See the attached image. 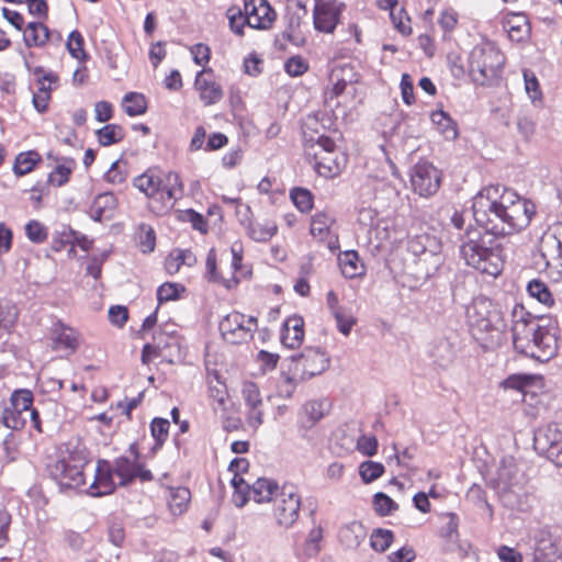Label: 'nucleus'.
<instances>
[{
	"label": "nucleus",
	"mask_w": 562,
	"mask_h": 562,
	"mask_svg": "<svg viewBox=\"0 0 562 562\" xmlns=\"http://www.w3.org/2000/svg\"><path fill=\"white\" fill-rule=\"evenodd\" d=\"M477 228H469L461 238L460 255L465 263L481 273L496 277L503 259L497 236L526 228L536 214L535 204L509 189L499 193L498 186L481 190L473 200Z\"/></svg>",
	"instance_id": "nucleus-1"
},
{
	"label": "nucleus",
	"mask_w": 562,
	"mask_h": 562,
	"mask_svg": "<svg viewBox=\"0 0 562 562\" xmlns=\"http://www.w3.org/2000/svg\"><path fill=\"white\" fill-rule=\"evenodd\" d=\"M512 336L517 352L540 362L549 361L558 352L555 331L541 325L521 305H515L512 312Z\"/></svg>",
	"instance_id": "nucleus-2"
},
{
	"label": "nucleus",
	"mask_w": 562,
	"mask_h": 562,
	"mask_svg": "<svg viewBox=\"0 0 562 562\" xmlns=\"http://www.w3.org/2000/svg\"><path fill=\"white\" fill-rule=\"evenodd\" d=\"M130 454L121 456L112 463L100 459L97 462L94 480L90 488H104V492H115L119 487H125L136 477L140 476V448L137 441L130 445Z\"/></svg>",
	"instance_id": "nucleus-3"
},
{
	"label": "nucleus",
	"mask_w": 562,
	"mask_h": 562,
	"mask_svg": "<svg viewBox=\"0 0 562 562\" xmlns=\"http://www.w3.org/2000/svg\"><path fill=\"white\" fill-rule=\"evenodd\" d=\"M89 450L78 438L64 443L61 457L49 468L61 490H78L85 485L83 467L89 463Z\"/></svg>",
	"instance_id": "nucleus-4"
},
{
	"label": "nucleus",
	"mask_w": 562,
	"mask_h": 562,
	"mask_svg": "<svg viewBox=\"0 0 562 562\" xmlns=\"http://www.w3.org/2000/svg\"><path fill=\"white\" fill-rule=\"evenodd\" d=\"M182 182L178 173H168L164 177L154 170L143 173V193L147 198L148 210L156 214L167 213L173 201L182 196Z\"/></svg>",
	"instance_id": "nucleus-5"
},
{
	"label": "nucleus",
	"mask_w": 562,
	"mask_h": 562,
	"mask_svg": "<svg viewBox=\"0 0 562 562\" xmlns=\"http://www.w3.org/2000/svg\"><path fill=\"white\" fill-rule=\"evenodd\" d=\"M505 65V56L492 42L475 45L469 54L468 66L472 80L481 86L494 85Z\"/></svg>",
	"instance_id": "nucleus-6"
},
{
	"label": "nucleus",
	"mask_w": 562,
	"mask_h": 562,
	"mask_svg": "<svg viewBox=\"0 0 562 562\" xmlns=\"http://www.w3.org/2000/svg\"><path fill=\"white\" fill-rule=\"evenodd\" d=\"M223 339L232 345L248 342L258 328V319L239 312L227 314L218 325Z\"/></svg>",
	"instance_id": "nucleus-7"
},
{
	"label": "nucleus",
	"mask_w": 562,
	"mask_h": 562,
	"mask_svg": "<svg viewBox=\"0 0 562 562\" xmlns=\"http://www.w3.org/2000/svg\"><path fill=\"white\" fill-rule=\"evenodd\" d=\"M525 475L518 468L516 459L513 456H503L496 467L495 472L490 474L488 484L491 488L499 492H510L515 487H520Z\"/></svg>",
	"instance_id": "nucleus-8"
},
{
	"label": "nucleus",
	"mask_w": 562,
	"mask_h": 562,
	"mask_svg": "<svg viewBox=\"0 0 562 562\" xmlns=\"http://www.w3.org/2000/svg\"><path fill=\"white\" fill-rule=\"evenodd\" d=\"M255 502L258 504L262 503H274V515L278 519L279 525L289 528L291 527L299 517L300 499L297 494H255Z\"/></svg>",
	"instance_id": "nucleus-9"
},
{
	"label": "nucleus",
	"mask_w": 562,
	"mask_h": 562,
	"mask_svg": "<svg viewBox=\"0 0 562 562\" xmlns=\"http://www.w3.org/2000/svg\"><path fill=\"white\" fill-rule=\"evenodd\" d=\"M294 370L301 372V380L311 379L323 373L329 366V357L319 347H305L304 350L291 357Z\"/></svg>",
	"instance_id": "nucleus-10"
},
{
	"label": "nucleus",
	"mask_w": 562,
	"mask_h": 562,
	"mask_svg": "<svg viewBox=\"0 0 562 562\" xmlns=\"http://www.w3.org/2000/svg\"><path fill=\"white\" fill-rule=\"evenodd\" d=\"M411 184L420 196L432 195L440 187V172L430 162L419 161L411 173Z\"/></svg>",
	"instance_id": "nucleus-11"
},
{
	"label": "nucleus",
	"mask_w": 562,
	"mask_h": 562,
	"mask_svg": "<svg viewBox=\"0 0 562 562\" xmlns=\"http://www.w3.org/2000/svg\"><path fill=\"white\" fill-rule=\"evenodd\" d=\"M336 218L327 212H316L311 217L310 233L318 241L327 244V248L335 252L339 249L338 234L336 232Z\"/></svg>",
	"instance_id": "nucleus-12"
},
{
	"label": "nucleus",
	"mask_w": 562,
	"mask_h": 562,
	"mask_svg": "<svg viewBox=\"0 0 562 562\" xmlns=\"http://www.w3.org/2000/svg\"><path fill=\"white\" fill-rule=\"evenodd\" d=\"M443 263L442 250L429 251L424 256L415 257L405 263L407 273H409L417 282H425L434 277Z\"/></svg>",
	"instance_id": "nucleus-13"
},
{
	"label": "nucleus",
	"mask_w": 562,
	"mask_h": 562,
	"mask_svg": "<svg viewBox=\"0 0 562 562\" xmlns=\"http://www.w3.org/2000/svg\"><path fill=\"white\" fill-rule=\"evenodd\" d=\"M244 10L248 16V26L251 29L267 30L276 16L267 0H244Z\"/></svg>",
	"instance_id": "nucleus-14"
},
{
	"label": "nucleus",
	"mask_w": 562,
	"mask_h": 562,
	"mask_svg": "<svg viewBox=\"0 0 562 562\" xmlns=\"http://www.w3.org/2000/svg\"><path fill=\"white\" fill-rule=\"evenodd\" d=\"M344 7L342 3L319 0L314 8L315 29L324 33H333Z\"/></svg>",
	"instance_id": "nucleus-15"
},
{
	"label": "nucleus",
	"mask_w": 562,
	"mask_h": 562,
	"mask_svg": "<svg viewBox=\"0 0 562 562\" xmlns=\"http://www.w3.org/2000/svg\"><path fill=\"white\" fill-rule=\"evenodd\" d=\"M540 252L547 266L562 267V223L558 224L553 232L542 235Z\"/></svg>",
	"instance_id": "nucleus-16"
},
{
	"label": "nucleus",
	"mask_w": 562,
	"mask_h": 562,
	"mask_svg": "<svg viewBox=\"0 0 562 562\" xmlns=\"http://www.w3.org/2000/svg\"><path fill=\"white\" fill-rule=\"evenodd\" d=\"M491 302L486 300L474 301L473 304L468 307V318L470 326L479 331H490L494 328L495 319L497 317L496 312L490 310Z\"/></svg>",
	"instance_id": "nucleus-17"
},
{
	"label": "nucleus",
	"mask_w": 562,
	"mask_h": 562,
	"mask_svg": "<svg viewBox=\"0 0 562 562\" xmlns=\"http://www.w3.org/2000/svg\"><path fill=\"white\" fill-rule=\"evenodd\" d=\"M533 562H562V550L546 529L539 530L536 536Z\"/></svg>",
	"instance_id": "nucleus-18"
},
{
	"label": "nucleus",
	"mask_w": 562,
	"mask_h": 562,
	"mask_svg": "<svg viewBox=\"0 0 562 562\" xmlns=\"http://www.w3.org/2000/svg\"><path fill=\"white\" fill-rule=\"evenodd\" d=\"M194 87L206 106L220 102L223 98L222 87L214 80L211 69H203L196 75Z\"/></svg>",
	"instance_id": "nucleus-19"
},
{
	"label": "nucleus",
	"mask_w": 562,
	"mask_h": 562,
	"mask_svg": "<svg viewBox=\"0 0 562 562\" xmlns=\"http://www.w3.org/2000/svg\"><path fill=\"white\" fill-rule=\"evenodd\" d=\"M428 353L435 366L448 369L457 359L456 341L450 337H438L430 344Z\"/></svg>",
	"instance_id": "nucleus-20"
},
{
	"label": "nucleus",
	"mask_w": 562,
	"mask_h": 562,
	"mask_svg": "<svg viewBox=\"0 0 562 562\" xmlns=\"http://www.w3.org/2000/svg\"><path fill=\"white\" fill-rule=\"evenodd\" d=\"M47 158L57 162L56 167L48 173L45 181L49 187L60 188L67 184L70 176L77 167V162L72 157L54 156L53 153L47 154Z\"/></svg>",
	"instance_id": "nucleus-21"
},
{
	"label": "nucleus",
	"mask_w": 562,
	"mask_h": 562,
	"mask_svg": "<svg viewBox=\"0 0 562 562\" xmlns=\"http://www.w3.org/2000/svg\"><path fill=\"white\" fill-rule=\"evenodd\" d=\"M34 75L41 86L37 92L33 94L32 103L37 112L44 113L48 109L52 91V87L45 86V81H48L49 83L57 82L58 76L52 71L46 72L42 66H37L34 69Z\"/></svg>",
	"instance_id": "nucleus-22"
},
{
	"label": "nucleus",
	"mask_w": 562,
	"mask_h": 562,
	"mask_svg": "<svg viewBox=\"0 0 562 562\" xmlns=\"http://www.w3.org/2000/svg\"><path fill=\"white\" fill-rule=\"evenodd\" d=\"M533 441L535 448L549 458L551 449L562 442V425L553 423L539 429Z\"/></svg>",
	"instance_id": "nucleus-23"
},
{
	"label": "nucleus",
	"mask_w": 562,
	"mask_h": 562,
	"mask_svg": "<svg viewBox=\"0 0 562 562\" xmlns=\"http://www.w3.org/2000/svg\"><path fill=\"white\" fill-rule=\"evenodd\" d=\"M442 248L441 241L434 235L419 234L411 237L407 241V260L424 256L426 252L439 251Z\"/></svg>",
	"instance_id": "nucleus-24"
},
{
	"label": "nucleus",
	"mask_w": 562,
	"mask_h": 562,
	"mask_svg": "<svg viewBox=\"0 0 562 562\" xmlns=\"http://www.w3.org/2000/svg\"><path fill=\"white\" fill-rule=\"evenodd\" d=\"M393 241V229L385 221H379L368 231V246L375 255L385 250Z\"/></svg>",
	"instance_id": "nucleus-25"
},
{
	"label": "nucleus",
	"mask_w": 562,
	"mask_h": 562,
	"mask_svg": "<svg viewBox=\"0 0 562 562\" xmlns=\"http://www.w3.org/2000/svg\"><path fill=\"white\" fill-rule=\"evenodd\" d=\"M304 337V319L299 315L288 317L283 324L281 340L282 344L291 349L301 346Z\"/></svg>",
	"instance_id": "nucleus-26"
},
{
	"label": "nucleus",
	"mask_w": 562,
	"mask_h": 562,
	"mask_svg": "<svg viewBox=\"0 0 562 562\" xmlns=\"http://www.w3.org/2000/svg\"><path fill=\"white\" fill-rule=\"evenodd\" d=\"M117 205L116 196L112 192L98 194L90 205L88 214L94 222H102L112 217Z\"/></svg>",
	"instance_id": "nucleus-27"
},
{
	"label": "nucleus",
	"mask_w": 562,
	"mask_h": 562,
	"mask_svg": "<svg viewBox=\"0 0 562 562\" xmlns=\"http://www.w3.org/2000/svg\"><path fill=\"white\" fill-rule=\"evenodd\" d=\"M53 341L57 348L75 351L78 346L79 334L61 321H56L52 326Z\"/></svg>",
	"instance_id": "nucleus-28"
},
{
	"label": "nucleus",
	"mask_w": 562,
	"mask_h": 562,
	"mask_svg": "<svg viewBox=\"0 0 562 562\" xmlns=\"http://www.w3.org/2000/svg\"><path fill=\"white\" fill-rule=\"evenodd\" d=\"M503 26L510 40L521 42L529 36L530 24L524 13H509L503 22Z\"/></svg>",
	"instance_id": "nucleus-29"
},
{
	"label": "nucleus",
	"mask_w": 562,
	"mask_h": 562,
	"mask_svg": "<svg viewBox=\"0 0 562 562\" xmlns=\"http://www.w3.org/2000/svg\"><path fill=\"white\" fill-rule=\"evenodd\" d=\"M366 537V528L359 521H352L342 526L338 532L339 542L349 550L357 549Z\"/></svg>",
	"instance_id": "nucleus-30"
},
{
	"label": "nucleus",
	"mask_w": 562,
	"mask_h": 562,
	"mask_svg": "<svg viewBox=\"0 0 562 562\" xmlns=\"http://www.w3.org/2000/svg\"><path fill=\"white\" fill-rule=\"evenodd\" d=\"M341 273L349 279L361 277L366 272L364 265L360 261L356 250H347L338 256Z\"/></svg>",
	"instance_id": "nucleus-31"
},
{
	"label": "nucleus",
	"mask_w": 562,
	"mask_h": 562,
	"mask_svg": "<svg viewBox=\"0 0 562 562\" xmlns=\"http://www.w3.org/2000/svg\"><path fill=\"white\" fill-rule=\"evenodd\" d=\"M42 162L41 154L35 150H26L15 156L12 171L16 177H23L32 172Z\"/></svg>",
	"instance_id": "nucleus-32"
},
{
	"label": "nucleus",
	"mask_w": 562,
	"mask_h": 562,
	"mask_svg": "<svg viewBox=\"0 0 562 562\" xmlns=\"http://www.w3.org/2000/svg\"><path fill=\"white\" fill-rule=\"evenodd\" d=\"M196 257L190 249H173L165 260V268L169 274L178 273L181 266L193 267Z\"/></svg>",
	"instance_id": "nucleus-33"
},
{
	"label": "nucleus",
	"mask_w": 562,
	"mask_h": 562,
	"mask_svg": "<svg viewBox=\"0 0 562 562\" xmlns=\"http://www.w3.org/2000/svg\"><path fill=\"white\" fill-rule=\"evenodd\" d=\"M49 40V29L42 22H30L24 31L23 41L26 47H42Z\"/></svg>",
	"instance_id": "nucleus-34"
},
{
	"label": "nucleus",
	"mask_w": 562,
	"mask_h": 562,
	"mask_svg": "<svg viewBox=\"0 0 562 562\" xmlns=\"http://www.w3.org/2000/svg\"><path fill=\"white\" fill-rule=\"evenodd\" d=\"M430 120L436 126L437 131L448 140H453L458 137L457 123L442 110L431 113Z\"/></svg>",
	"instance_id": "nucleus-35"
},
{
	"label": "nucleus",
	"mask_w": 562,
	"mask_h": 562,
	"mask_svg": "<svg viewBox=\"0 0 562 562\" xmlns=\"http://www.w3.org/2000/svg\"><path fill=\"white\" fill-rule=\"evenodd\" d=\"M316 172L324 178H334L341 171L340 164L333 155H322L314 153Z\"/></svg>",
	"instance_id": "nucleus-36"
},
{
	"label": "nucleus",
	"mask_w": 562,
	"mask_h": 562,
	"mask_svg": "<svg viewBox=\"0 0 562 562\" xmlns=\"http://www.w3.org/2000/svg\"><path fill=\"white\" fill-rule=\"evenodd\" d=\"M23 413L11 404L5 405L0 415V423L11 430H21L26 424Z\"/></svg>",
	"instance_id": "nucleus-37"
},
{
	"label": "nucleus",
	"mask_w": 562,
	"mask_h": 562,
	"mask_svg": "<svg viewBox=\"0 0 562 562\" xmlns=\"http://www.w3.org/2000/svg\"><path fill=\"white\" fill-rule=\"evenodd\" d=\"M277 231L278 226L273 222H267L263 224L249 223L247 226L248 235L256 241H267L271 239L276 235Z\"/></svg>",
	"instance_id": "nucleus-38"
},
{
	"label": "nucleus",
	"mask_w": 562,
	"mask_h": 562,
	"mask_svg": "<svg viewBox=\"0 0 562 562\" xmlns=\"http://www.w3.org/2000/svg\"><path fill=\"white\" fill-rule=\"evenodd\" d=\"M169 420L166 418H154L150 424L151 437L155 440V445L151 448L153 454L162 447L164 442L169 435Z\"/></svg>",
	"instance_id": "nucleus-39"
},
{
	"label": "nucleus",
	"mask_w": 562,
	"mask_h": 562,
	"mask_svg": "<svg viewBox=\"0 0 562 562\" xmlns=\"http://www.w3.org/2000/svg\"><path fill=\"white\" fill-rule=\"evenodd\" d=\"M95 134L101 146H111L123 139V128L117 124H106Z\"/></svg>",
	"instance_id": "nucleus-40"
},
{
	"label": "nucleus",
	"mask_w": 562,
	"mask_h": 562,
	"mask_svg": "<svg viewBox=\"0 0 562 562\" xmlns=\"http://www.w3.org/2000/svg\"><path fill=\"white\" fill-rule=\"evenodd\" d=\"M18 319L15 306L0 302V336L9 335Z\"/></svg>",
	"instance_id": "nucleus-41"
},
{
	"label": "nucleus",
	"mask_w": 562,
	"mask_h": 562,
	"mask_svg": "<svg viewBox=\"0 0 562 562\" xmlns=\"http://www.w3.org/2000/svg\"><path fill=\"white\" fill-rule=\"evenodd\" d=\"M530 296L536 297L540 303L551 306L554 303L552 294L547 284L538 279H533L527 286Z\"/></svg>",
	"instance_id": "nucleus-42"
},
{
	"label": "nucleus",
	"mask_w": 562,
	"mask_h": 562,
	"mask_svg": "<svg viewBox=\"0 0 562 562\" xmlns=\"http://www.w3.org/2000/svg\"><path fill=\"white\" fill-rule=\"evenodd\" d=\"M186 292V288L182 284L175 282H166L157 289L158 303H165L169 301H176L180 299L181 293Z\"/></svg>",
	"instance_id": "nucleus-43"
},
{
	"label": "nucleus",
	"mask_w": 562,
	"mask_h": 562,
	"mask_svg": "<svg viewBox=\"0 0 562 562\" xmlns=\"http://www.w3.org/2000/svg\"><path fill=\"white\" fill-rule=\"evenodd\" d=\"M226 15L232 32L239 36L244 35V26L248 25V16L245 14V10L232 7L227 10Z\"/></svg>",
	"instance_id": "nucleus-44"
},
{
	"label": "nucleus",
	"mask_w": 562,
	"mask_h": 562,
	"mask_svg": "<svg viewBox=\"0 0 562 562\" xmlns=\"http://www.w3.org/2000/svg\"><path fill=\"white\" fill-rule=\"evenodd\" d=\"M75 239H77V232L68 226H64L61 231H57L54 234L52 247L54 250L60 251L68 245L75 246Z\"/></svg>",
	"instance_id": "nucleus-45"
},
{
	"label": "nucleus",
	"mask_w": 562,
	"mask_h": 562,
	"mask_svg": "<svg viewBox=\"0 0 562 562\" xmlns=\"http://www.w3.org/2000/svg\"><path fill=\"white\" fill-rule=\"evenodd\" d=\"M291 199L294 205L302 213L310 212L313 207V195L307 189L294 188L291 191Z\"/></svg>",
	"instance_id": "nucleus-46"
},
{
	"label": "nucleus",
	"mask_w": 562,
	"mask_h": 562,
	"mask_svg": "<svg viewBox=\"0 0 562 562\" xmlns=\"http://www.w3.org/2000/svg\"><path fill=\"white\" fill-rule=\"evenodd\" d=\"M33 393L27 389H19L12 392L10 404L20 411L27 412L33 409Z\"/></svg>",
	"instance_id": "nucleus-47"
},
{
	"label": "nucleus",
	"mask_w": 562,
	"mask_h": 562,
	"mask_svg": "<svg viewBox=\"0 0 562 562\" xmlns=\"http://www.w3.org/2000/svg\"><path fill=\"white\" fill-rule=\"evenodd\" d=\"M85 40L81 33L77 30L70 32L67 41V49L71 57L76 59H85L87 54L83 49Z\"/></svg>",
	"instance_id": "nucleus-48"
},
{
	"label": "nucleus",
	"mask_w": 562,
	"mask_h": 562,
	"mask_svg": "<svg viewBox=\"0 0 562 562\" xmlns=\"http://www.w3.org/2000/svg\"><path fill=\"white\" fill-rule=\"evenodd\" d=\"M525 89L532 103L542 100V91L535 72L528 69L524 70Z\"/></svg>",
	"instance_id": "nucleus-49"
},
{
	"label": "nucleus",
	"mask_w": 562,
	"mask_h": 562,
	"mask_svg": "<svg viewBox=\"0 0 562 562\" xmlns=\"http://www.w3.org/2000/svg\"><path fill=\"white\" fill-rule=\"evenodd\" d=\"M25 234L27 238L35 244H42L48 237L47 227L36 220H31L25 225Z\"/></svg>",
	"instance_id": "nucleus-50"
},
{
	"label": "nucleus",
	"mask_w": 562,
	"mask_h": 562,
	"mask_svg": "<svg viewBox=\"0 0 562 562\" xmlns=\"http://www.w3.org/2000/svg\"><path fill=\"white\" fill-rule=\"evenodd\" d=\"M384 472V467L380 462L364 461L359 467V474L363 482L370 483L380 477Z\"/></svg>",
	"instance_id": "nucleus-51"
},
{
	"label": "nucleus",
	"mask_w": 562,
	"mask_h": 562,
	"mask_svg": "<svg viewBox=\"0 0 562 562\" xmlns=\"http://www.w3.org/2000/svg\"><path fill=\"white\" fill-rule=\"evenodd\" d=\"M373 507L378 515L387 516L397 509V504L387 494H374Z\"/></svg>",
	"instance_id": "nucleus-52"
},
{
	"label": "nucleus",
	"mask_w": 562,
	"mask_h": 562,
	"mask_svg": "<svg viewBox=\"0 0 562 562\" xmlns=\"http://www.w3.org/2000/svg\"><path fill=\"white\" fill-rule=\"evenodd\" d=\"M441 536L443 538L448 539V541L450 542L447 546V550L453 551L454 548L457 547V541L459 538L458 519H457L456 515H453V514L449 515V521H448L447 526L442 529ZM458 548L462 550V548L460 546H458Z\"/></svg>",
	"instance_id": "nucleus-53"
},
{
	"label": "nucleus",
	"mask_w": 562,
	"mask_h": 562,
	"mask_svg": "<svg viewBox=\"0 0 562 562\" xmlns=\"http://www.w3.org/2000/svg\"><path fill=\"white\" fill-rule=\"evenodd\" d=\"M326 402L324 401H311L304 405V412L308 418L310 427L315 425L325 416Z\"/></svg>",
	"instance_id": "nucleus-54"
},
{
	"label": "nucleus",
	"mask_w": 562,
	"mask_h": 562,
	"mask_svg": "<svg viewBox=\"0 0 562 562\" xmlns=\"http://www.w3.org/2000/svg\"><path fill=\"white\" fill-rule=\"evenodd\" d=\"M393 541V533L390 530L378 529L371 535V547L379 552L389 549Z\"/></svg>",
	"instance_id": "nucleus-55"
},
{
	"label": "nucleus",
	"mask_w": 562,
	"mask_h": 562,
	"mask_svg": "<svg viewBox=\"0 0 562 562\" xmlns=\"http://www.w3.org/2000/svg\"><path fill=\"white\" fill-rule=\"evenodd\" d=\"M292 484L283 483L279 485V483L271 479L259 477L251 486V492H277L278 490H288L293 488Z\"/></svg>",
	"instance_id": "nucleus-56"
},
{
	"label": "nucleus",
	"mask_w": 562,
	"mask_h": 562,
	"mask_svg": "<svg viewBox=\"0 0 562 562\" xmlns=\"http://www.w3.org/2000/svg\"><path fill=\"white\" fill-rule=\"evenodd\" d=\"M333 315L336 319L338 330L342 335L348 336L351 331L352 326L356 323L355 317L350 313H348L345 308L337 310V312Z\"/></svg>",
	"instance_id": "nucleus-57"
},
{
	"label": "nucleus",
	"mask_w": 562,
	"mask_h": 562,
	"mask_svg": "<svg viewBox=\"0 0 562 562\" xmlns=\"http://www.w3.org/2000/svg\"><path fill=\"white\" fill-rule=\"evenodd\" d=\"M190 503V494H170L168 507L173 516L183 514Z\"/></svg>",
	"instance_id": "nucleus-58"
},
{
	"label": "nucleus",
	"mask_w": 562,
	"mask_h": 562,
	"mask_svg": "<svg viewBox=\"0 0 562 562\" xmlns=\"http://www.w3.org/2000/svg\"><path fill=\"white\" fill-rule=\"evenodd\" d=\"M243 396L249 407L260 406L262 403L259 389L254 382L244 383Z\"/></svg>",
	"instance_id": "nucleus-59"
},
{
	"label": "nucleus",
	"mask_w": 562,
	"mask_h": 562,
	"mask_svg": "<svg viewBox=\"0 0 562 562\" xmlns=\"http://www.w3.org/2000/svg\"><path fill=\"white\" fill-rule=\"evenodd\" d=\"M140 98V93L138 92H130L125 94L122 101V106L124 112L130 116L140 115V102L138 99Z\"/></svg>",
	"instance_id": "nucleus-60"
},
{
	"label": "nucleus",
	"mask_w": 562,
	"mask_h": 562,
	"mask_svg": "<svg viewBox=\"0 0 562 562\" xmlns=\"http://www.w3.org/2000/svg\"><path fill=\"white\" fill-rule=\"evenodd\" d=\"M108 316L112 325L122 328L128 319V311L125 306L113 305L109 308Z\"/></svg>",
	"instance_id": "nucleus-61"
},
{
	"label": "nucleus",
	"mask_w": 562,
	"mask_h": 562,
	"mask_svg": "<svg viewBox=\"0 0 562 562\" xmlns=\"http://www.w3.org/2000/svg\"><path fill=\"white\" fill-rule=\"evenodd\" d=\"M357 448L364 456H374L378 451V439L375 436L362 435L357 440Z\"/></svg>",
	"instance_id": "nucleus-62"
},
{
	"label": "nucleus",
	"mask_w": 562,
	"mask_h": 562,
	"mask_svg": "<svg viewBox=\"0 0 562 562\" xmlns=\"http://www.w3.org/2000/svg\"><path fill=\"white\" fill-rule=\"evenodd\" d=\"M108 258V252L104 251L100 256H92L86 268V273L98 280L101 278L103 262Z\"/></svg>",
	"instance_id": "nucleus-63"
},
{
	"label": "nucleus",
	"mask_w": 562,
	"mask_h": 562,
	"mask_svg": "<svg viewBox=\"0 0 562 562\" xmlns=\"http://www.w3.org/2000/svg\"><path fill=\"white\" fill-rule=\"evenodd\" d=\"M284 68L290 76L297 77L307 70V64L301 56H293L285 61Z\"/></svg>",
	"instance_id": "nucleus-64"
}]
</instances>
